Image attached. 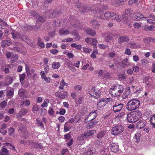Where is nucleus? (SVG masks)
<instances>
[{"label":"nucleus","instance_id":"f257e3e1","mask_svg":"<svg viewBox=\"0 0 155 155\" xmlns=\"http://www.w3.org/2000/svg\"><path fill=\"white\" fill-rule=\"evenodd\" d=\"M124 90L122 85L117 84L112 86L110 88L109 92L110 94L114 97L120 96Z\"/></svg>","mask_w":155,"mask_h":155},{"label":"nucleus","instance_id":"f03ea898","mask_svg":"<svg viewBox=\"0 0 155 155\" xmlns=\"http://www.w3.org/2000/svg\"><path fill=\"white\" fill-rule=\"evenodd\" d=\"M140 105V102L138 99H131L127 104L126 108L129 110H133L138 108Z\"/></svg>","mask_w":155,"mask_h":155},{"label":"nucleus","instance_id":"7ed1b4c3","mask_svg":"<svg viewBox=\"0 0 155 155\" xmlns=\"http://www.w3.org/2000/svg\"><path fill=\"white\" fill-rule=\"evenodd\" d=\"M90 94L91 97L95 99L99 98L101 96V92L100 89L97 87H94L92 88L90 91Z\"/></svg>","mask_w":155,"mask_h":155},{"label":"nucleus","instance_id":"20e7f679","mask_svg":"<svg viewBox=\"0 0 155 155\" xmlns=\"http://www.w3.org/2000/svg\"><path fill=\"white\" fill-rule=\"evenodd\" d=\"M124 127L122 126L117 124L113 127L111 130V133L113 135H117L124 131Z\"/></svg>","mask_w":155,"mask_h":155},{"label":"nucleus","instance_id":"39448f33","mask_svg":"<svg viewBox=\"0 0 155 155\" xmlns=\"http://www.w3.org/2000/svg\"><path fill=\"white\" fill-rule=\"evenodd\" d=\"M132 11L130 8L125 9L122 15V20L125 23H127L129 21V17L132 13Z\"/></svg>","mask_w":155,"mask_h":155},{"label":"nucleus","instance_id":"423d86ee","mask_svg":"<svg viewBox=\"0 0 155 155\" xmlns=\"http://www.w3.org/2000/svg\"><path fill=\"white\" fill-rule=\"evenodd\" d=\"M76 6L77 8H78V10L80 11V12L82 13H84L87 12L90 10V7L88 5H84L82 4H80V6L79 4L78 3Z\"/></svg>","mask_w":155,"mask_h":155},{"label":"nucleus","instance_id":"0eeeda50","mask_svg":"<svg viewBox=\"0 0 155 155\" xmlns=\"http://www.w3.org/2000/svg\"><path fill=\"white\" fill-rule=\"evenodd\" d=\"M13 44L15 45V46L12 48L13 50L20 53H22L23 52L22 50L23 47L21 44L15 41L13 42Z\"/></svg>","mask_w":155,"mask_h":155},{"label":"nucleus","instance_id":"6e6552de","mask_svg":"<svg viewBox=\"0 0 155 155\" xmlns=\"http://www.w3.org/2000/svg\"><path fill=\"white\" fill-rule=\"evenodd\" d=\"M101 6V5L99 4H95L91 8H90V11L95 14L101 13L102 12V11L100 9Z\"/></svg>","mask_w":155,"mask_h":155},{"label":"nucleus","instance_id":"1a4fd4ad","mask_svg":"<svg viewBox=\"0 0 155 155\" xmlns=\"http://www.w3.org/2000/svg\"><path fill=\"white\" fill-rule=\"evenodd\" d=\"M111 150L114 153H116L119 150V146L118 143H113L110 145Z\"/></svg>","mask_w":155,"mask_h":155},{"label":"nucleus","instance_id":"9d476101","mask_svg":"<svg viewBox=\"0 0 155 155\" xmlns=\"http://www.w3.org/2000/svg\"><path fill=\"white\" fill-rule=\"evenodd\" d=\"M133 18L135 20L139 21L142 19L143 18H148L147 17H145L143 15L139 12H135L133 15Z\"/></svg>","mask_w":155,"mask_h":155},{"label":"nucleus","instance_id":"9b49d317","mask_svg":"<svg viewBox=\"0 0 155 155\" xmlns=\"http://www.w3.org/2000/svg\"><path fill=\"white\" fill-rule=\"evenodd\" d=\"M123 107V105L121 104H116L113 106V110L116 113L120 111Z\"/></svg>","mask_w":155,"mask_h":155},{"label":"nucleus","instance_id":"f8f14e48","mask_svg":"<svg viewBox=\"0 0 155 155\" xmlns=\"http://www.w3.org/2000/svg\"><path fill=\"white\" fill-rule=\"evenodd\" d=\"M1 46L4 48L6 46H8L12 44V41L9 38L2 40L1 42Z\"/></svg>","mask_w":155,"mask_h":155},{"label":"nucleus","instance_id":"ddd939ff","mask_svg":"<svg viewBox=\"0 0 155 155\" xmlns=\"http://www.w3.org/2000/svg\"><path fill=\"white\" fill-rule=\"evenodd\" d=\"M127 121L130 123H133L136 122L134 115L132 112L128 113L127 116Z\"/></svg>","mask_w":155,"mask_h":155},{"label":"nucleus","instance_id":"4468645a","mask_svg":"<svg viewBox=\"0 0 155 155\" xmlns=\"http://www.w3.org/2000/svg\"><path fill=\"white\" fill-rule=\"evenodd\" d=\"M147 122L145 120H142L138 122L137 124V127L138 129H141L146 125Z\"/></svg>","mask_w":155,"mask_h":155},{"label":"nucleus","instance_id":"2eb2a0df","mask_svg":"<svg viewBox=\"0 0 155 155\" xmlns=\"http://www.w3.org/2000/svg\"><path fill=\"white\" fill-rule=\"evenodd\" d=\"M107 103V101L105 99L101 98L98 102L97 106L98 108H100L105 106Z\"/></svg>","mask_w":155,"mask_h":155},{"label":"nucleus","instance_id":"dca6fc26","mask_svg":"<svg viewBox=\"0 0 155 155\" xmlns=\"http://www.w3.org/2000/svg\"><path fill=\"white\" fill-rule=\"evenodd\" d=\"M134 115L135 120L136 122L138 120H139L141 117L142 113L139 110H137L132 112Z\"/></svg>","mask_w":155,"mask_h":155},{"label":"nucleus","instance_id":"f3484780","mask_svg":"<svg viewBox=\"0 0 155 155\" xmlns=\"http://www.w3.org/2000/svg\"><path fill=\"white\" fill-rule=\"evenodd\" d=\"M129 40V39L127 36H123L120 37L118 38V43L119 44H121L125 42H127Z\"/></svg>","mask_w":155,"mask_h":155},{"label":"nucleus","instance_id":"a211bd4d","mask_svg":"<svg viewBox=\"0 0 155 155\" xmlns=\"http://www.w3.org/2000/svg\"><path fill=\"white\" fill-rule=\"evenodd\" d=\"M27 127L26 125L21 123L20 124L18 127V131L20 133L25 132L26 131Z\"/></svg>","mask_w":155,"mask_h":155},{"label":"nucleus","instance_id":"6ab92c4d","mask_svg":"<svg viewBox=\"0 0 155 155\" xmlns=\"http://www.w3.org/2000/svg\"><path fill=\"white\" fill-rule=\"evenodd\" d=\"M13 79L12 77L9 76H7L5 78V86H8L11 84L13 81Z\"/></svg>","mask_w":155,"mask_h":155},{"label":"nucleus","instance_id":"aec40b11","mask_svg":"<svg viewBox=\"0 0 155 155\" xmlns=\"http://www.w3.org/2000/svg\"><path fill=\"white\" fill-rule=\"evenodd\" d=\"M95 149L93 147H90L84 153V155H92L95 153Z\"/></svg>","mask_w":155,"mask_h":155},{"label":"nucleus","instance_id":"412c9836","mask_svg":"<svg viewBox=\"0 0 155 155\" xmlns=\"http://www.w3.org/2000/svg\"><path fill=\"white\" fill-rule=\"evenodd\" d=\"M96 131L94 130H90L89 131H87L86 132H84V133L86 135L87 138L88 137H91L95 133Z\"/></svg>","mask_w":155,"mask_h":155},{"label":"nucleus","instance_id":"4be33fe9","mask_svg":"<svg viewBox=\"0 0 155 155\" xmlns=\"http://www.w3.org/2000/svg\"><path fill=\"white\" fill-rule=\"evenodd\" d=\"M96 110L94 112H91L87 117V119L89 118L90 120H94V119L96 118L97 115V114L96 113Z\"/></svg>","mask_w":155,"mask_h":155},{"label":"nucleus","instance_id":"5701e85b","mask_svg":"<svg viewBox=\"0 0 155 155\" xmlns=\"http://www.w3.org/2000/svg\"><path fill=\"white\" fill-rule=\"evenodd\" d=\"M90 23L95 29L98 28L100 26V24L98 23V21L96 20H94L91 21L90 22Z\"/></svg>","mask_w":155,"mask_h":155},{"label":"nucleus","instance_id":"b1692460","mask_svg":"<svg viewBox=\"0 0 155 155\" xmlns=\"http://www.w3.org/2000/svg\"><path fill=\"white\" fill-rule=\"evenodd\" d=\"M8 151L5 147L4 146L2 147L0 155H8Z\"/></svg>","mask_w":155,"mask_h":155},{"label":"nucleus","instance_id":"393cba45","mask_svg":"<svg viewBox=\"0 0 155 155\" xmlns=\"http://www.w3.org/2000/svg\"><path fill=\"white\" fill-rule=\"evenodd\" d=\"M106 131L101 130L98 133L97 135V137L98 139H101L106 134Z\"/></svg>","mask_w":155,"mask_h":155},{"label":"nucleus","instance_id":"a878e982","mask_svg":"<svg viewBox=\"0 0 155 155\" xmlns=\"http://www.w3.org/2000/svg\"><path fill=\"white\" fill-rule=\"evenodd\" d=\"M86 32L87 34L92 36H94L96 34L95 31L91 28L87 29Z\"/></svg>","mask_w":155,"mask_h":155},{"label":"nucleus","instance_id":"bb28decb","mask_svg":"<svg viewBox=\"0 0 155 155\" xmlns=\"http://www.w3.org/2000/svg\"><path fill=\"white\" fill-rule=\"evenodd\" d=\"M90 122L88 124L89 128H91L92 127L95 126L97 124V121L95 120H90Z\"/></svg>","mask_w":155,"mask_h":155},{"label":"nucleus","instance_id":"cd10ccee","mask_svg":"<svg viewBox=\"0 0 155 155\" xmlns=\"http://www.w3.org/2000/svg\"><path fill=\"white\" fill-rule=\"evenodd\" d=\"M60 34L61 35H66L69 34L70 31L68 30H64L63 28H61L59 31Z\"/></svg>","mask_w":155,"mask_h":155},{"label":"nucleus","instance_id":"c85d7f7f","mask_svg":"<svg viewBox=\"0 0 155 155\" xmlns=\"http://www.w3.org/2000/svg\"><path fill=\"white\" fill-rule=\"evenodd\" d=\"M61 66L59 62H54L52 64V67L54 69H58Z\"/></svg>","mask_w":155,"mask_h":155},{"label":"nucleus","instance_id":"c756f323","mask_svg":"<svg viewBox=\"0 0 155 155\" xmlns=\"http://www.w3.org/2000/svg\"><path fill=\"white\" fill-rule=\"evenodd\" d=\"M28 112V110L25 108H23L21 109L19 112V114L22 115H26Z\"/></svg>","mask_w":155,"mask_h":155},{"label":"nucleus","instance_id":"7c9ffc66","mask_svg":"<svg viewBox=\"0 0 155 155\" xmlns=\"http://www.w3.org/2000/svg\"><path fill=\"white\" fill-rule=\"evenodd\" d=\"M26 74H21L19 75L20 80V82L22 84H23L25 83V78Z\"/></svg>","mask_w":155,"mask_h":155},{"label":"nucleus","instance_id":"2f4dec72","mask_svg":"<svg viewBox=\"0 0 155 155\" xmlns=\"http://www.w3.org/2000/svg\"><path fill=\"white\" fill-rule=\"evenodd\" d=\"M11 59V61L12 63H14L16 62L18 59V57L17 54H15L12 55Z\"/></svg>","mask_w":155,"mask_h":155},{"label":"nucleus","instance_id":"473e14b6","mask_svg":"<svg viewBox=\"0 0 155 155\" xmlns=\"http://www.w3.org/2000/svg\"><path fill=\"white\" fill-rule=\"evenodd\" d=\"M51 13V14L50 16L52 17H54L56 16L57 15H58L60 13V11H53L51 10L50 11V13Z\"/></svg>","mask_w":155,"mask_h":155},{"label":"nucleus","instance_id":"72a5a7b5","mask_svg":"<svg viewBox=\"0 0 155 155\" xmlns=\"http://www.w3.org/2000/svg\"><path fill=\"white\" fill-rule=\"evenodd\" d=\"M116 36V35H110L107 36L105 38V40L107 42H108L110 40H112V38Z\"/></svg>","mask_w":155,"mask_h":155},{"label":"nucleus","instance_id":"f704fd0d","mask_svg":"<svg viewBox=\"0 0 155 155\" xmlns=\"http://www.w3.org/2000/svg\"><path fill=\"white\" fill-rule=\"evenodd\" d=\"M71 46L73 48H75L78 50H81V46L80 45H77L75 43L72 44L71 45Z\"/></svg>","mask_w":155,"mask_h":155},{"label":"nucleus","instance_id":"c9c22d12","mask_svg":"<svg viewBox=\"0 0 155 155\" xmlns=\"http://www.w3.org/2000/svg\"><path fill=\"white\" fill-rule=\"evenodd\" d=\"M6 146L8 148H9L14 151L16 150L15 147L10 143H6Z\"/></svg>","mask_w":155,"mask_h":155},{"label":"nucleus","instance_id":"e433bc0d","mask_svg":"<svg viewBox=\"0 0 155 155\" xmlns=\"http://www.w3.org/2000/svg\"><path fill=\"white\" fill-rule=\"evenodd\" d=\"M67 85L68 84L64 82V79H62L60 83V85L59 87V88L61 89H63L64 86V85L67 86Z\"/></svg>","mask_w":155,"mask_h":155},{"label":"nucleus","instance_id":"4c0bfd02","mask_svg":"<svg viewBox=\"0 0 155 155\" xmlns=\"http://www.w3.org/2000/svg\"><path fill=\"white\" fill-rule=\"evenodd\" d=\"M84 133L83 134H81L78 137V140H81L87 138Z\"/></svg>","mask_w":155,"mask_h":155},{"label":"nucleus","instance_id":"58836bf2","mask_svg":"<svg viewBox=\"0 0 155 155\" xmlns=\"http://www.w3.org/2000/svg\"><path fill=\"white\" fill-rule=\"evenodd\" d=\"M98 54V51L96 50H94L93 52L91 55V57L93 58L94 59L96 57V55Z\"/></svg>","mask_w":155,"mask_h":155},{"label":"nucleus","instance_id":"ea45409f","mask_svg":"<svg viewBox=\"0 0 155 155\" xmlns=\"http://www.w3.org/2000/svg\"><path fill=\"white\" fill-rule=\"evenodd\" d=\"M7 96L12 97L14 95L13 90H9L7 91Z\"/></svg>","mask_w":155,"mask_h":155},{"label":"nucleus","instance_id":"a19ab883","mask_svg":"<svg viewBox=\"0 0 155 155\" xmlns=\"http://www.w3.org/2000/svg\"><path fill=\"white\" fill-rule=\"evenodd\" d=\"M27 92L23 88H21L19 90L18 94L20 96H22L24 94Z\"/></svg>","mask_w":155,"mask_h":155},{"label":"nucleus","instance_id":"79ce46f5","mask_svg":"<svg viewBox=\"0 0 155 155\" xmlns=\"http://www.w3.org/2000/svg\"><path fill=\"white\" fill-rule=\"evenodd\" d=\"M111 13H110L108 12H106L104 14V16L106 19H109L111 18Z\"/></svg>","mask_w":155,"mask_h":155},{"label":"nucleus","instance_id":"37998d69","mask_svg":"<svg viewBox=\"0 0 155 155\" xmlns=\"http://www.w3.org/2000/svg\"><path fill=\"white\" fill-rule=\"evenodd\" d=\"M32 17L33 18H37L38 16V14L36 12L33 11L31 12Z\"/></svg>","mask_w":155,"mask_h":155},{"label":"nucleus","instance_id":"c03bdc74","mask_svg":"<svg viewBox=\"0 0 155 155\" xmlns=\"http://www.w3.org/2000/svg\"><path fill=\"white\" fill-rule=\"evenodd\" d=\"M140 133H137L135 134V138L137 142H138L140 140Z\"/></svg>","mask_w":155,"mask_h":155},{"label":"nucleus","instance_id":"a18cd8bd","mask_svg":"<svg viewBox=\"0 0 155 155\" xmlns=\"http://www.w3.org/2000/svg\"><path fill=\"white\" fill-rule=\"evenodd\" d=\"M141 63L143 65H146L147 64L149 61V60L146 59H143L141 60Z\"/></svg>","mask_w":155,"mask_h":155},{"label":"nucleus","instance_id":"49530a36","mask_svg":"<svg viewBox=\"0 0 155 155\" xmlns=\"http://www.w3.org/2000/svg\"><path fill=\"white\" fill-rule=\"evenodd\" d=\"M15 129L12 127H10L8 130V134L9 135L11 136L14 134Z\"/></svg>","mask_w":155,"mask_h":155},{"label":"nucleus","instance_id":"de8ad7c7","mask_svg":"<svg viewBox=\"0 0 155 155\" xmlns=\"http://www.w3.org/2000/svg\"><path fill=\"white\" fill-rule=\"evenodd\" d=\"M92 40L91 41V45L94 46H96L98 43L96 38H92Z\"/></svg>","mask_w":155,"mask_h":155},{"label":"nucleus","instance_id":"09e8293b","mask_svg":"<svg viewBox=\"0 0 155 155\" xmlns=\"http://www.w3.org/2000/svg\"><path fill=\"white\" fill-rule=\"evenodd\" d=\"M37 124L42 127L43 128H44V126L42 122L38 118L36 119Z\"/></svg>","mask_w":155,"mask_h":155},{"label":"nucleus","instance_id":"8fccbe9b","mask_svg":"<svg viewBox=\"0 0 155 155\" xmlns=\"http://www.w3.org/2000/svg\"><path fill=\"white\" fill-rule=\"evenodd\" d=\"M83 99L84 97H79L78 99L76 100V103L78 104H81Z\"/></svg>","mask_w":155,"mask_h":155},{"label":"nucleus","instance_id":"3c124183","mask_svg":"<svg viewBox=\"0 0 155 155\" xmlns=\"http://www.w3.org/2000/svg\"><path fill=\"white\" fill-rule=\"evenodd\" d=\"M153 118L151 117L150 120V121L153 127L155 128V119H154Z\"/></svg>","mask_w":155,"mask_h":155},{"label":"nucleus","instance_id":"603ef678","mask_svg":"<svg viewBox=\"0 0 155 155\" xmlns=\"http://www.w3.org/2000/svg\"><path fill=\"white\" fill-rule=\"evenodd\" d=\"M39 106L38 105H35L33 107L32 111L33 112H37L38 111Z\"/></svg>","mask_w":155,"mask_h":155},{"label":"nucleus","instance_id":"864d4df0","mask_svg":"<svg viewBox=\"0 0 155 155\" xmlns=\"http://www.w3.org/2000/svg\"><path fill=\"white\" fill-rule=\"evenodd\" d=\"M151 41V38L150 37H147L143 39V41L146 43H149Z\"/></svg>","mask_w":155,"mask_h":155},{"label":"nucleus","instance_id":"5fc2aeb1","mask_svg":"<svg viewBox=\"0 0 155 155\" xmlns=\"http://www.w3.org/2000/svg\"><path fill=\"white\" fill-rule=\"evenodd\" d=\"M127 61L128 59L127 58H126L122 62L123 67H125L127 66L128 64Z\"/></svg>","mask_w":155,"mask_h":155},{"label":"nucleus","instance_id":"6e6d98bb","mask_svg":"<svg viewBox=\"0 0 155 155\" xmlns=\"http://www.w3.org/2000/svg\"><path fill=\"white\" fill-rule=\"evenodd\" d=\"M83 51L85 53L89 54L91 52V50L88 48L84 47L83 48Z\"/></svg>","mask_w":155,"mask_h":155},{"label":"nucleus","instance_id":"4d7b16f0","mask_svg":"<svg viewBox=\"0 0 155 155\" xmlns=\"http://www.w3.org/2000/svg\"><path fill=\"white\" fill-rule=\"evenodd\" d=\"M38 18L37 20V21L40 22L41 23H42L44 22V19L42 17L38 15Z\"/></svg>","mask_w":155,"mask_h":155},{"label":"nucleus","instance_id":"13d9d810","mask_svg":"<svg viewBox=\"0 0 155 155\" xmlns=\"http://www.w3.org/2000/svg\"><path fill=\"white\" fill-rule=\"evenodd\" d=\"M56 96L60 99H63L62 93L59 92H57L55 94Z\"/></svg>","mask_w":155,"mask_h":155},{"label":"nucleus","instance_id":"bf43d9fd","mask_svg":"<svg viewBox=\"0 0 155 155\" xmlns=\"http://www.w3.org/2000/svg\"><path fill=\"white\" fill-rule=\"evenodd\" d=\"M26 70L28 77L29 78H31L32 75L31 73L30 72L29 70H28L27 68H26Z\"/></svg>","mask_w":155,"mask_h":155},{"label":"nucleus","instance_id":"052dcab7","mask_svg":"<svg viewBox=\"0 0 155 155\" xmlns=\"http://www.w3.org/2000/svg\"><path fill=\"white\" fill-rule=\"evenodd\" d=\"M141 24L138 23H135L134 24V27L137 28H140L141 27Z\"/></svg>","mask_w":155,"mask_h":155},{"label":"nucleus","instance_id":"680f3d73","mask_svg":"<svg viewBox=\"0 0 155 155\" xmlns=\"http://www.w3.org/2000/svg\"><path fill=\"white\" fill-rule=\"evenodd\" d=\"M6 105L7 102L4 101L1 103L0 104V106L1 108H4L6 107Z\"/></svg>","mask_w":155,"mask_h":155},{"label":"nucleus","instance_id":"e2e57ef3","mask_svg":"<svg viewBox=\"0 0 155 155\" xmlns=\"http://www.w3.org/2000/svg\"><path fill=\"white\" fill-rule=\"evenodd\" d=\"M130 47L132 48H137V46L136 43H131L130 44Z\"/></svg>","mask_w":155,"mask_h":155},{"label":"nucleus","instance_id":"0e129e2a","mask_svg":"<svg viewBox=\"0 0 155 155\" xmlns=\"http://www.w3.org/2000/svg\"><path fill=\"white\" fill-rule=\"evenodd\" d=\"M116 55V53L114 51L111 52L109 53V57L113 58Z\"/></svg>","mask_w":155,"mask_h":155},{"label":"nucleus","instance_id":"69168bd1","mask_svg":"<svg viewBox=\"0 0 155 155\" xmlns=\"http://www.w3.org/2000/svg\"><path fill=\"white\" fill-rule=\"evenodd\" d=\"M54 111L53 110V109L51 107H49V110H48V113L51 115H53L54 114Z\"/></svg>","mask_w":155,"mask_h":155},{"label":"nucleus","instance_id":"338daca9","mask_svg":"<svg viewBox=\"0 0 155 155\" xmlns=\"http://www.w3.org/2000/svg\"><path fill=\"white\" fill-rule=\"evenodd\" d=\"M74 88L75 90L77 91H81L82 89V87L78 85L75 86Z\"/></svg>","mask_w":155,"mask_h":155},{"label":"nucleus","instance_id":"774afa93","mask_svg":"<svg viewBox=\"0 0 155 155\" xmlns=\"http://www.w3.org/2000/svg\"><path fill=\"white\" fill-rule=\"evenodd\" d=\"M24 133L23 134L22 136V137L24 139H27L28 137V134L27 132L25 131V132H23Z\"/></svg>","mask_w":155,"mask_h":155}]
</instances>
